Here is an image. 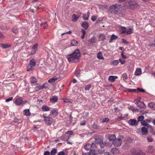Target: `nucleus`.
Listing matches in <instances>:
<instances>
[{
  "mask_svg": "<svg viewBox=\"0 0 155 155\" xmlns=\"http://www.w3.org/2000/svg\"><path fill=\"white\" fill-rule=\"evenodd\" d=\"M80 56L81 54L79 50L77 49L71 54L68 55L67 58L69 62L77 63L79 61Z\"/></svg>",
  "mask_w": 155,
  "mask_h": 155,
  "instance_id": "1",
  "label": "nucleus"
},
{
  "mask_svg": "<svg viewBox=\"0 0 155 155\" xmlns=\"http://www.w3.org/2000/svg\"><path fill=\"white\" fill-rule=\"evenodd\" d=\"M27 102V101L23 100V99L21 97H18L15 98L14 103L17 105H20L24 104Z\"/></svg>",
  "mask_w": 155,
  "mask_h": 155,
  "instance_id": "2",
  "label": "nucleus"
},
{
  "mask_svg": "<svg viewBox=\"0 0 155 155\" xmlns=\"http://www.w3.org/2000/svg\"><path fill=\"white\" fill-rule=\"evenodd\" d=\"M120 8V6L118 4H115L110 6V12L114 13H117Z\"/></svg>",
  "mask_w": 155,
  "mask_h": 155,
  "instance_id": "3",
  "label": "nucleus"
},
{
  "mask_svg": "<svg viewBox=\"0 0 155 155\" xmlns=\"http://www.w3.org/2000/svg\"><path fill=\"white\" fill-rule=\"evenodd\" d=\"M43 117L44 121L47 125H50L51 124L53 121V119L51 117L44 116Z\"/></svg>",
  "mask_w": 155,
  "mask_h": 155,
  "instance_id": "4",
  "label": "nucleus"
},
{
  "mask_svg": "<svg viewBox=\"0 0 155 155\" xmlns=\"http://www.w3.org/2000/svg\"><path fill=\"white\" fill-rule=\"evenodd\" d=\"M128 8L130 9H133L137 8L138 7L137 3L134 1H130L128 2Z\"/></svg>",
  "mask_w": 155,
  "mask_h": 155,
  "instance_id": "5",
  "label": "nucleus"
},
{
  "mask_svg": "<svg viewBox=\"0 0 155 155\" xmlns=\"http://www.w3.org/2000/svg\"><path fill=\"white\" fill-rule=\"evenodd\" d=\"M101 135H97L94 138L95 140V143L97 144H99L103 141V138Z\"/></svg>",
  "mask_w": 155,
  "mask_h": 155,
  "instance_id": "6",
  "label": "nucleus"
},
{
  "mask_svg": "<svg viewBox=\"0 0 155 155\" xmlns=\"http://www.w3.org/2000/svg\"><path fill=\"white\" fill-rule=\"evenodd\" d=\"M122 141L120 138L116 139L113 141V144L116 146L118 147L120 146L121 144Z\"/></svg>",
  "mask_w": 155,
  "mask_h": 155,
  "instance_id": "7",
  "label": "nucleus"
},
{
  "mask_svg": "<svg viewBox=\"0 0 155 155\" xmlns=\"http://www.w3.org/2000/svg\"><path fill=\"white\" fill-rule=\"evenodd\" d=\"M135 104L140 108L144 109L146 108V106L143 102H136Z\"/></svg>",
  "mask_w": 155,
  "mask_h": 155,
  "instance_id": "8",
  "label": "nucleus"
},
{
  "mask_svg": "<svg viewBox=\"0 0 155 155\" xmlns=\"http://www.w3.org/2000/svg\"><path fill=\"white\" fill-rule=\"evenodd\" d=\"M132 155H145V153L141 150H133L132 152Z\"/></svg>",
  "mask_w": 155,
  "mask_h": 155,
  "instance_id": "9",
  "label": "nucleus"
},
{
  "mask_svg": "<svg viewBox=\"0 0 155 155\" xmlns=\"http://www.w3.org/2000/svg\"><path fill=\"white\" fill-rule=\"evenodd\" d=\"M58 111L56 109H53L51 110L50 115L52 117H55L58 116Z\"/></svg>",
  "mask_w": 155,
  "mask_h": 155,
  "instance_id": "10",
  "label": "nucleus"
},
{
  "mask_svg": "<svg viewBox=\"0 0 155 155\" xmlns=\"http://www.w3.org/2000/svg\"><path fill=\"white\" fill-rule=\"evenodd\" d=\"M128 123L131 125L137 126L138 124V122L136 119H130L129 120Z\"/></svg>",
  "mask_w": 155,
  "mask_h": 155,
  "instance_id": "11",
  "label": "nucleus"
},
{
  "mask_svg": "<svg viewBox=\"0 0 155 155\" xmlns=\"http://www.w3.org/2000/svg\"><path fill=\"white\" fill-rule=\"evenodd\" d=\"M38 46V44H35L32 46L31 54H33L35 53L37 50V48Z\"/></svg>",
  "mask_w": 155,
  "mask_h": 155,
  "instance_id": "12",
  "label": "nucleus"
},
{
  "mask_svg": "<svg viewBox=\"0 0 155 155\" xmlns=\"http://www.w3.org/2000/svg\"><path fill=\"white\" fill-rule=\"evenodd\" d=\"M107 138L110 141H114L116 139V137L114 134H108L107 135Z\"/></svg>",
  "mask_w": 155,
  "mask_h": 155,
  "instance_id": "13",
  "label": "nucleus"
},
{
  "mask_svg": "<svg viewBox=\"0 0 155 155\" xmlns=\"http://www.w3.org/2000/svg\"><path fill=\"white\" fill-rule=\"evenodd\" d=\"M140 123L142 125L146 126L148 128L149 127L152 129L151 126L147 124L145 120L142 121Z\"/></svg>",
  "mask_w": 155,
  "mask_h": 155,
  "instance_id": "14",
  "label": "nucleus"
},
{
  "mask_svg": "<svg viewBox=\"0 0 155 155\" xmlns=\"http://www.w3.org/2000/svg\"><path fill=\"white\" fill-rule=\"evenodd\" d=\"M81 26L85 30H86L88 27V24L87 22L84 21L82 23Z\"/></svg>",
  "mask_w": 155,
  "mask_h": 155,
  "instance_id": "15",
  "label": "nucleus"
},
{
  "mask_svg": "<svg viewBox=\"0 0 155 155\" xmlns=\"http://www.w3.org/2000/svg\"><path fill=\"white\" fill-rule=\"evenodd\" d=\"M58 99V97L56 96H52L50 99V101L52 103H55L57 102Z\"/></svg>",
  "mask_w": 155,
  "mask_h": 155,
  "instance_id": "16",
  "label": "nucleus"
},
{
  "mask_svg": "<svg viewBox=\"0 0 155 155\" xmlns=\"http://www.w3.org/2000/svg\"><path fill=\"white\" fill-rule=\"evenodd\" d=\"M141 132L143 135H146L148 133L147 128L144 127L141 128Z\"/></svg>",
  "mask_w": 155,
  "mask_h": 155,
  "instance_id": "17",
  "label": "nucleus"
},
{
  "mask_svg": "<svg viewBox=\"0 0 155 155\" xmlns=\"http://www.w3.org/2000/svg\"><path fill=\"white\" fill-rule=\"evenodd\" d=\"M11 45L8 44H4L3 43L0 44V46L2 48H7L11 47Z\"/></svg>",
  "mask_w": 155,
  "mask_h": 155,
  "instance_id": "18",
  "label": "nucleus"
},
{
  "mask_svg": "<svg viewBox=\"0 0 155 155\" xmlns=\"http://www.w3.org/2000/svg\"><path fill=\"white\" fill-rule=\"evenodd\" d=\"M119 152V150L117 148H113L111 150V152L114 154L116 155Z\"/></svg>",
  "mask_w": 155,
  "mask_h": 155,
  "instance_id": "19",
  "label": "nucleus"
},
{
  "mask_svg": "<svg viewBox=\"0 0 155 155\" xmlns=\"http://www.w3.org/2000/svg\"><path fill=\"white\" fill-rule=\"evenodd\" d=\"M91 146V144L87 143L84 146V148L87 150H90L91 152L93 150V149H91L92 148Z\"/></svg>",
  "mask_w": 155,
  "mask_h": 155,
  "instance_id": "20",
  "label": "nucleus"
},
{
  "mask_svg": "<svg viewBox=\"0 0 155 155\" xmlns=\"http://www.w3.org/2000/svg\"><path fill=\"white\" fill-rule=\"evenodd\" d=\"M117 78V76H110L109 77L108 80L111 82H113L115 81V79Z\"/></svg>",
  "mask_w": 155,
  "mask_h": 155,
  "instance_id": "21",
  "label": "nucleus"
},
{
  "mask_svg": "<svg viewBox=\"0 0 155 155\" xmlns=\"http://www.w3.org/2000/svg\"><path fill=\"white\" fill-rule=\"evenodd\" d=\"M29 64L34 68L36 65L35 60L33 58L30 61Z\"/></svg>",
  "mask_w": 155,
  "mask_h": 155,
  "instance_id": "22",
  "label": "nucleus"
},
{
  "mask_svg": "<svg viewBox=\"0 0 155 155\" xmlns=\"http://www.w3.org/2000/svg\"><path fill=\"white\" fill-rule=\"evenodd\" d=\"M50 108L45 105H43L42 107V109L43 111H47L50 110Z\"/></svg>",
  "mask_w": 155,
  "mask_h": 155,
  "instance_id": "23",
  "label": "nucleus"
},
{
  "mask_svg": "<svg viewBox=\"0 0 155 155\" xmlns=\"http://www.w3.org/2000/svg\"><path fill=\"white\" fill-rule=\"evenodd\" d=\"M79 16H78L75 14H73L72 16V20L73 21L75 22L79 18Z\"/></svg>",
  "mask_w": 155,
  "mask_h": 155,
  "instance_id": "24",
  "label": "nucleus"
},
{
  "mask_svg": "<svg viewBox=\"0 0 155 155\" xmlns=\"http://www.w3.org/2000/svg\"><path fill=\"white\" fill-rule=\"evenodd\" d=\"M117 38V36L113 34L111 35L110 39L109 40V42L110 43H111L113 40H116Z\"/></svg>",
  "mask_w": 155,
  "mask_h": 155,
  "instance_id": "25",
  "label": "nucleus"
},
{
  "mask_svg": "<svg viewBox=\"0 0 155 155\" xmlns=\"http://www.w3.org/2000/svg\"><path fill=\"white\" fill-rule=\"evenodd\" d=\"M24 115L26 116H30L31 114L29 109H26L24 110Z\"/></svg>",
  "mask_w": 155,
  "mask_h": 155,
  "instance_id": "26",
  "label": "nucleus"
},
{
  "mask_svg": "<svg viewBox=\"0 0 155 155\" xmlns=\"http://www.w3.org/2000/svg\"><path fill=\"white\" fill-rule=\"evenodd\" d=\"M78 42L75 40H72L71 43L72 46H77L78 45Z\"/></svg>",
  "mask_w": 155,
  "mask_h": 155,
  "instance_id": "27",
  "label": "nucleus"
},
{
  "mask_svg": "<svg viewBox=\"0 0 155 155\" xmlns=\"http://www.w3.org/2000/svg\"><path fill=\"white\" fill-rule=\"evenodd\" d=\"M141 74V69L140 68L137 69L135 72V74L136 75H139Z\"/></svg>",
  "mask_w": 155,
  "mask_h": 155,
  "instance_id": "28",
  "label": "nucleus"
},
{
  "mask_svg": "<svg viewBox=\"0 0 155 155\" xmlns=\"http://www.w3.org/2000/svg\"><path fill=\"white\" fill-rule=\"evenodd\" d=\"M101 121L102 123L107 122L109 120V119L108 117H103L101 119Z\"/></svg>",
  "mask_w": 155,
  "mask_h": 155,
  "instance_id": "29",
  "label": "nucleus"
},
{
  "mask_svg": "<svg viewBox=\"0 0 155 155\" xmlns=\"http://www.w3.org/2000/svg\"><path fill=\"white\" fill-rule=\"evenodd\" d=\"M30 81L32 84L35 83L37 82V80L34 77H32L31 78Z\"/></svg>",
  "mask_w": 155,
  "mask_h": 155,
  "instance_id": "30",
  "label": "nucleus"
},
{
  "mask_svg": "<svg viewBox=\"0 0 155 155\" xmlns=\"http://www.w3.org/2000/svg\"><path fill=\"white\" fill-rule=\"evenodd\" d=\"M58 79V78H57L56 77H54L49 79L48 80V82L49 83H51L56 81Z\"/></svg>",
  "mask_w": 155,
  "mask_h": 155,
  "instance_id": "31",
  "label": "nucleus"
},
{
  "mask_svg": "<svg viewBox=\"0 0 155 155\" xmlns=\"http://www.w3.org/2000/svg\"><path fill=\"white\" fill-rule=\"evenodd\" d=\"M96 39L94 37H93L91 39L89 40V41L90 44H94L96 43Z\"/></svg>",
  "mask_w": 155,
  "mask_h": 155,
  "instance_id": "32",
  "label": "nucleus"
},
{
  "mask_svg": "<svg viewBox=\"0 0 155 155\" xmlns=\"http://www.w3.org/2000/svg\"><path fill=\"white\" fill-rule=\"evenodd\" d=\"M145 91L142 88H137V89H136V93H138L139 92H143L144 93L145 92Z\"/></svg>",
  "mask_w": 155,
  "mask_h": 155,
  "instance_id": "33",
  "label": "nucleus"
},
{
  "mask_svg": "<svg viewBox=\"0 0 155 155\" xmlns=\"http://www.w3.org/2000/svg\"><path fill=\"white\" fill-rule=\"evenodd\" d=\"M97 58L99 59H104V58L103 57L101 52H99L97 54Z\"/></svg>",
  "mask_w": 155,
  "mask_h": 155,
  "instance_id": "34",
  "label": "nucleus"
},
{
  "mask_svg": "<svg viewBox=\"0 0 155 155\" xmlns=\"http://www.w3.org/2000/svg\"><path fill=\"white\" fill-rule=\"evenodd\" d=\"M125 91L128 92L129 93L135 92L136 93V89H133L129 88H126Z\"/></svg>",
  "mask_w": 155,
  "mask_h": 155,
  "instance_id": "35",
  "label": "nucleus"
},
{
  "mask_svg": "<svg viewBox=\"0 0 155 155\" xmlns=\"http://www.w3.org/2000/svg\"><path fill=\"white\" fill-rule=\"evenodd\" d=\"M12 31L15 34H17L18 32V28L16 26H15L12 29Z\"/></svg>",
  "mask_w": 155,
  "mask_h": 155,
  "instance_id": "36",
  "label": "nucleus"
},
{
  "mask_svg": "<svg viewBox=\"0 0 155 155\" xmlns=\"http://www.w3.org/2000/svg\"><path fill=\"white\" fill-rule=\"evenodd\" d=\"M40 25L44 29L46 28V27L47 26V24L46 22H41L40 24Z\"/></svg>",
  "mask_w": 155,
  "mask_h": 155,
  "instance_id": "37",
  "label": "nucleus"
},
{
  "mask_svg": "<svg viewBox=\"0 0 155 155\" xmlns=\"http://www.w3.org/2000/svg\"><path fill=\"white\" fill-rule=\"evenodd\" d=\"M99 38L100 41H104L106 37L104 35L101 34L99 35Z\"/></svg>",
  "mask_w": 155,
  "mask_h": 155,
  "instance_id": "38",
  "label": "nucleus"
},
{
  "mask_svg": "<svg viewBox=\"0 0 155 155\" xmlns=\"http://www.w3.org/2000/svg\"><path fill=\"white\" fill-rule=\"evenodd\" d=\"M69 137H65L64 135H63L60 137V139L63 141H66L69 138Z\"/></svg>",
  "mask_w": 155,
  "mask_h": 155,
  "instance_id": "39",
  "label": "nucleus"
},
{
  "mask_svg": "<svg viewBox=\"0 0 155 155\" xmlns=\"http://www.w3.org/2000/svg\"><path fill=\"white\" fill-rule=\"evenodd\" d=\"M34 67L28 64L27 67V70L28 71H31L32 70Z\"/></svg>",
  "mask_w": 155,
  "mask_h": 155,
  "instance_id": "40",
  "label": "nucleus"
},
{
  "mask_svg": "<svg viewBox=\"0 0 155 155\" xmlns=\"http://www.w3.org/2000/svg\"><path fill=\"white\" fill-rule=\"evenodd\" d=\"M119 60H118L113 61L110 63L111 64L114 65H116L119 63Z\"/></svg>",
  "mask_w": 155,
  "mask_h": 155,
  "instance_id": "41",
  "label": "nucleus"
},
{
  "mask_svg": "<svg viewBox=\"0 0 155 155\" xmlns=\"http://www.w3.org/2000/svg\"><path fill=\"white\" fill-rule=\"evenodd\" d=\"M57 153V149H53L51 151L50 153L51 155H55Z\"/></svg>",
  "mask_w": 155,
  "mask_h": 155,
  "instance_id": "42",
  "label": "nucleus"
},
{
  "mask_svg": "<svg viewBox=\"0 0 155 155\" xmlns=\"http://www.w3.org/2000/svg\"><path fill=\"white\" fill-rule=\"evenodd\" d=\"M37 84L38 85L35 88V90L36 91H38L40 90L43 89V87H41V86L39 84Z\"/></svg>",
  "mask_w": 155,
  "mask_h": 155,
  "instance_id": "43",
  "label": "nucleus"
},
{
  "mask_svg": "<svg viewBox=\"0 0 155 155\" xmlns=\"http://www.w3.org/2000/svg\"><path fill=\"white\" fill-rule=\"evenodd\" d=\"M122 29L121 30V32L122 34H125L126 32L127 29L125 27H122Z\"/></svg>",
  "mask_w": 155,
  "mask_h": 155,
  "instance_id": "44",
  "label": "nucleus"
},
{
  "mask_svg": "<svg viewBox=\"0 0 155 155\" xmlns=\"http://www.w3.org/2000/svg\"><path fill=\"white\" fill-rule=\"evenodd\" d=\"M130 146V145L129 143H126L123 146L124 148L125 149H127Z\"/></svg>",
  "mask_w": 155,
  "mask_h": 155,
  "instance_id": "45",
  "label": "nucleus"
},
{
  "mask_svg": "<svg viewBox=\"0 0 155 155\" xmlns=\"http://www.w3.org/2000/svg\"><path fill=\"white\" fill-rule=\"evenodd\" d=\"M91 126L94 129H98L99 128V126L97 124L95 123H93Z\"/></svg>",
  "mask_w": 155,
  "mask_h": 155,
  "instance_id": "46",
  "label": "nucleus"
},
{
  "mask_svg": "<svg viewBox=\"0 0 155 155\" xmlns=\"http://www.w3.org/2000/svg\"><path fill=\"white\" fill-rule=\"evenodd\" d=\"M132 32L133 31L131 28H129L127 30H126V33L127 35H130L132 33Z\"/></svg>",
  "mask_w": 155,
  "mask_h": 155,
  "instance_id": "47",
  "label": "nucleus"
},
{
  "mask_svg": "<svg viewBox=\"0 0 155 155\" xmlns=\"http://www.w3.org/2000/svg\"><path fill=\"white\" fill-rule=\"evenodd\" d=\"M144 119V117L143 116H140L138 117L137 118V122L141 121H143Z\"/></svg>",
  "mask_w": 155,
  "mask_h": 155,
  "instance_id": "48",
  "label": "nucleus"
},
{
  "mask_svg": "<svg viewBox=\"0 0 155 155\" xmlns=\"http://www.w3.org/2000/svg\"><path fill=\"white\" fill-rule=\"evenodd\" d=\"M106 143L105 142H104L103 141L101 143H99V144L100 145V147L101 148L104 147L106 145Z\"/></svg>",
  "mask_w": 155,
  "mask_h": 155,
  "instance_id": "49",
  "label": "nucleus"
},
{
  "mask_svg": "<svg viewBox=\"0 0 155 155\" xmlns=\"http://www.w3.org/2000/svg\"><path fill=\"white\" fill-rule=\"evenodd\" d=\"M83 18L85 20H87L88 19L89 17L87 15L84 14L83 15Z\"/></svg>",
  "mask_w": 155,
  "mask_h": 155,
  "instance_id": "50",
  "label": "nucleus"
},
{
  "mask_svg": "<svg viewBox=\"0 0 155 155\" xmlns=\"http://www.w3.org/2000/svg\"><path fill=\"white\" fill-rule=\"evenodd\" d=\"M91 85L90 84H88V85H86L85 88V91L89 90L91 87Z\"/></svg>",
  "mask_w": 155,
  "mask_h": 155,
  "instance_id": "51",
  "label": "nucleus"
},
{
  "mask_svg": "<svg viewBox=\"0 0 155 155\" xmlns=\"http://www.w3.org/2000/svg\"><path fill=\"white\" fill-rule=\"evenodd\" d=\"M147 139L149 142H152L153 141V138L151 137H148L147 138Z\"/></svg>",
  "mask_w": 155,
  "mask_h": 155,
  "instance_id": "52",
  "label": "nucleus"
},
{
  "mask_svg": "<svg viewBox=\"0 0 155 155\" xmlns=\"http://www.w3.org/2000/svg\"><path fill=\"white\" fill-rule=\"evenodd\" d=\"M123 77L124 80H126L128 78V76L127 74L126 73H124L123 74Z\"/></svg>",
  "mask_w": 155,
  "mask_h": 155,
  "instance_id": "53",
  "label": "nucleus"
},
{
  "mask_svg": "<svg viewBox=\"0 0 155 155\" xmlns=\"http://www.w3.org/2000/svg\"><path fill=\"white\" fill-rule=\"evenodd\" d=\"M97 18V17L96 16H93L91 18V20L93 21H95Z\"/></svg>",
  "mask_w": 155,
  "mask_h": 155,
  "instance_id": "54",
  "label": "nucleus"
},
{
  "mask_svg": "<svg viewBox=\"0 0 155 155\" xmlns=\"http://www.w3.org/2000/svg\"><path fill=\"white\" fill-rule=\"evenodd\" d=\"M154 105H155V104L151 103L149 104V106L151 108L153 109L154 107Z\"/></svg>",
  "mask_w": 155,
  "mask_h": 155,
  "instance_id": "55",
  "label": "nucleus"
},
{
  "mask_svg": "<svg viewBox=\"0 0 155 155\" xmlns=\"http://www.w3.org/2000/svg\"><path fill=\"white\" fill-rule=\"evenodd\" d=\"M141 99V97H138L136 99H135V101H137L136 102H141V101H140Z\"/></svg>",
  "mask_w": 155,
  "mask_h": 155,
  "instance_id": "56",
  "label": "nucleus"
},
{
  "mask_svg": "<svg viewBox=\"0 0 155 155\" xmlns=\"http://www.w3.org/2000/svg\"><path fill=\"white\" fill-rule=\"evenodd\" d=\"M80 71H78L76 73V75L77 77H80Z\"/></svg>",
  "mask_w": 155,
  "mask_h": 155,
  "instance_id": "57",
  "label": "nucleus"
},
{
  "mask_svg": "<svg viewBox=\"0 0 155 155\" xmlns=\"http://www.w3.org/2000/svg\"><path fill=\"white\" fill-rule=\"evenodd\" d=\"M121 56L124 59H127V56L125 55H124L123 52L121 54Z\"/></svg>",
  "mask_w": 155,
  "mask_h": 155,
  "instance_id": "58",
  "label": "nucleus"
},
{
  "mask_svg": "<svg viewBox=\"0 0 155 155\" xmlns=\"http://www.w3.org/2000/svg\"><path fill=\"white\" fill-rule=\"evenodd\" d=\"M12 97H10L6 99L5 100V101L6 102H8L10 101H12Z\"/></svg>",
  "mask_w": 155,
  "mask_h": 155,
  "instance_id": "59",
  "label": "nucleus"
},
{
  "mask_svg": "<svg viewBox=\"0 0 155 155\" xmlns=\"http://www.w3.org/2000/svg\"><path fill=\"white\" fill-rule=\"evenodd\" d=\"M64 154L65 153L63 151L59 152L58 153V155H64Z\"/></svg>",
  "mask_w": 155,
  "mask_h": 155,
  "instance_id": "60",
  "label": "nucleus"
},
{
  "mask_svg": "<svg viewBox=\"0 0 155 155\" xmlns=\"http://www.w3.org/2000/svg\"><path fill=\"white\" fill-rule=\"evenodd\" d=\"M81 125H84L86 124V121L85 120L82 121L80 124Z\"/></svg>",
  "mask_w": 155,
  "mask_h": 155,
  "instance_id": "61",
  "label": "nucleus"
},
{
  "mask_svg": "<svg viewBox=\"0 0 155 155\" xmlns=\"http://www.w3.org/2000/svg\"><path fill=\"white\" fill-rule=\"evenodd\" d=\"M66 133L68 134L71 135L73 134V132L72 131H68Z\"/></svg>",
  "mask_w": 155,
  "mask_h": 155,
  "instance_id": "62",
  "label": "nucleus"
},
{
  "mask_svg": "<svg viewBox=\"0 0 155 155\" xmlns=\"http://www.w3.org/2000/svg\"><path fill=\"white\" fill-rule=\"evenodd\" d=\"M91 148H94V147H96V146L95 143H92V144H91Z\"/></svg>",
  "mask_w": 155,
  "mask_h": 155,
  "instance_id": "63",
  "label": "nucleus"
},
{
  "mask_svg": "<svg viewBox=\"0 0 155 155\" xmlns=\"http://www.w3.org/2000/svg\"><path fill=\"white\" fill-rule=\"evenodd\" d=\"M50 153L49 151H46L44 153V155H50Z\"/></svg>",
  "mask_w": 155,
  "mask_h": 155,
  "instance_id": "64",
  "label": "nucleus"
}]
</instances>
